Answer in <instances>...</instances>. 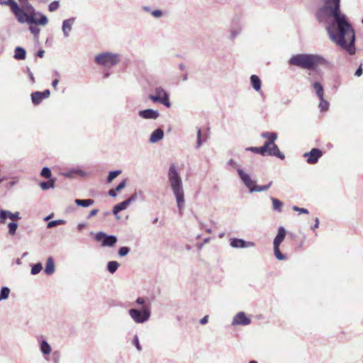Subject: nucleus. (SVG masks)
Here are the masks:
<instances>
[{
  "instance_id": "4",
  "label": "nucleus",
  "mask_w": 363,
  "mask_h": 363,
  "mask_svg": "<svg viewBox=\"0 0 363 363\" xmlns=\"http://www.w3.org/2000/svg\"><path fill=\"white\" fill-rule=\"evenodd\" d=\"M289 63L301 69L313 70L319 65L325 64V60L316 55L298 54L293 55L289 60Z\"/></svg>"
},
{
  "instance_id": "13",
  "label": "nucleus",
  "mask_w": 363,
  "mask_h": 363,
  "mask_svg": "<svg viewBox=\"0 0 363 363\" xmlns=\"http://www.w3.org/2000/svg\"><path fill=\"white\" fill-rule=\"evenodd\" d=\"M250 322V319L246 316L245 313L240 312L233 318V324L247 325H249Z\"/></svg>"
},
{
  "instance_id": "17",
  "label": "nucleus",
  "mask_w": 363,
  "mask_h": 363,
  "mask_svg": "<svg viewBox=\"0 0 363 363\" xmlns=\"http://www.w3.org/2000/svg\"><path fill=\"white\" fill-rule=\"evenodd\" d=\"M250 82H251L252 87L256 91L260 90L262 82H261L260 79L257 75H255V74L252 75L250 77Z\"/></svg>"
},
{
  "instance_id": "6",
  "label": "nucleus",
  "mask_w": 363,
  "mask_h": 363,
  "mask_svg": "<svg viewBox=\"0 0 363 363\" xmlns=\"http://www.w3.org/2000/svg\"><path fill=\"white\" fill-rule=\"evenodd\" d=\"M95 62L104 67H110L119 62L118 55L111 52H104L95 57Z\"/></svg>"
},
{
  "instance_id": "36",
  "label": "nucleus",
  "mask_w": 363,
  "mask_h": 363,
  "mask_svg": "<svg viewBox=\"0 0 363 363\" xmlns=\"http://www.w3.org/2000/svg\"><path fill=\"white\" fill-rule=\"evenodd\" d=\"M59 6H60V4L58 1H52L49 5V11L51 12L55 11L59 8Z\"/></svg>"
},
{
  "instance_id": "1",
  "label": "nucleus",
  "mask_w": 363,
  "mask_h": 363,
  "mask_svg": "<svg viewBox=\"0 0 363 363\" xmlns=\"http://www.w3.org/2000/svg\"><path fill=\"white\" fill-rule=\"evenodd\" d=\"M340 0H324V6L318 11L316 16L320 21L325 16L333 18L328 28L330 38L350 55H354L356 52L354 30L346 16L340 12Z\"/></svg>"
},
{
  "instance_id": "37",
  "label": "nucleus",
  "mask_w": 363,
  "mask_h": 363,
  "mask_svg": "<svg viewBox=\"0 0 363 363\" xmlns=\"http://www.w3.org/2000/svg\"><path fill=\"white\" fill-rule=\"evenodd\" d=\"M64 223H65V221L63 220H53V221L48 223V227L52 228L57 225H61V224H64Z\"/></svg>"
},
{
  "instance_id": "30",
  "label": "nucleus",
  "mask_w": 363,
  "mask_h": 363,
  "mask_svg": "<svg viewBox=\"0 0 363 363\" xmlns=\"http://www.w3.org/2000/svg\"><path fill=\"white\" fill-rule=\"evenodd\" d=\"M10 289L8 287H2L0 293V301L6 299L9 297Z\"/></svg>"
},
{
  "instance_id": "41",
  "label": "nucleus",
  "mask_w": 363,
  "mask_h": 363,
  "mask_svg": "<svg viewBox=\"0 0 363 363\" xmlns=\"http://www.w3.org/2000/svg\"><path fill=\"white\" fill-rule=\"evenodd\" d=\"M12 2H16V1L13 0H0V4L9 6L10 8L11 6Z\"/></svg>"
},
{
  "instance_id": "10",
  "label": "nucleus",
  "mask_w": 363,
  "mask_h": 363,
  "mask_svg": "<svg viewBox=\"0 0 363 363\" xmlns=\"http://www.w3.org/2000/svg\"><path fill=\"white\" fill-rule=\"evenodd\" d=\"M129 314L136 323H143L148 320L150 313L146 306H144L143 311L137 309H130Z\"/></svg>"
},
{
  "instance_id": "32",
  "label": "nucleus",
  "mask_w": 363,
  "mask_h": 363,
  "mask_svg": "<svg viewBox=\"0 0 363 363\" xmlns=\"http://www.w3.org/2000/svg\"><path fill=\"white\" fill-rule=\"evenodd\" d=\"M121 172L120 170L111 172L108 174L107 181L108 182H111L116 177H118Z\"/></svg>"
},
{
  "instance_id": "43",
  "label": "nucleus",
  "mask_w": 363,
  "mask_h": 363,
  "mask_svg": "<svg viewBox=\"0 0 363 363\" xmlns=\"http://www.w3.org/2000/svg\"><path fill=\"white\" fill-rule=\"evenodd\" d=\"M10 219L11 220H18V219H20L19 213L18 212H16L14 213H11Z\"/></svg>"
},
{
  "instance_id": "42",
  "label": "nucleus",
  "mask_w": 363,
  "mask_h": 363,
  "mask_svg": "<svg viewBox=\"0 0 363 363\" xmlns=\"http://www.w3.org/2000/svg\"><path fill=\"white\" fill-rule=\"evenodd\" d=\"M126 181L123 180L122 181L115 189L116 191H119L121 189H123L125 186Z\"/></svg>"
},
{
  "instance_id": "47",
  "label": "nucleus",
  "mask_w": 363,
  "mask_h": 363,
  "mask_svg": "<svg viewBox=\"0 0 363 363\" xmlns=\"http://www.w3.org/2000/svg\"><path fill=\"white\" fill-rule=\"evenodd\" d=\"M152 14L155 17H160L162 16V11L160 10H155L152 11Z\"/></svg>"
},
{
  "instance_id": "34",
  "label": "nucleus",
  "mask_w": 363,
  "mask_h": 363,
  "mask_svg": "<svg viewBox=\"0 0 363 363\" xmlns=\"http://www.w3.org/2000/svg\"><path fill=\"white\" fill-rule=\"evenodd\" d=\"M42 264L40 263H38L35 264L31 269L32 274H37L42 270Z\"/></svg>"
},
{
  "instance_id": "8",
  "label": "nucleus",
  "mask_w": 363,
  "mask_h": 363,
  "mask_svg": "<svg viewBox=\"0 0 363 363\" xmlns=\"http://www.w3.org/2000/svg\"><path fill=\"white\" fill-rule=\"evenodd\" d=\"M286 236V230L284 227H279L278 229V233L274 240V255L279 260H284L285 256L281 252L279 246L283 242Z\"/></svg>"
},
{
  "instance_id": "23",
  "label": "nucleus",
  "mask_w": 363,
  "mask_h": 363,
  "mask_svg": "<svg viewBox=\"0 0 363 363\" xmlns=\"http://www.w3.org/2000/svg\"><path fill=\"white\" fill-rule=\"evenodd\" d=\"M117 241V239L115 236H106L104 240H103V245L104 246H112Z\"/></svg>"
},
{
  "instance_id": "38",
  "label": "nucleus",
  "mask_w": 363,
  "mask_h": 363,
  "mask_svg": "<svg viewBox=\"0 0 363 363\" xmlns=\"http://www.w3.org/2000/svg\"><path fill=\"white\" fill-rule=\"evenodd\" d=\"M130 251V249L127 247H122L118 250V254L120 256L123 257L126 255Z\"/></svg>"
},
{
  "instance_id": "58",
  "label": "nucleus",
  "mask_w": 363,
  "mask_h": 363,
  "mask_svg": "<svg viewBox=\"0 0 363 363\" xmlns=\"http://www.w3.org/2000/svg\"><path fill=\"white\" fill-rule=\"evenodd\" d=\"M362 23H363V19H362Z\"/></svg>"
},
{
  "instance_id": "53",
  "label": "nucleus",
  "mask_w": 363,
  "mask_h": 363,
  "mask_svg": "<svg viewBox=\"0 0 363 363\" xmlns=\"http://www.w3.org/2000/svg\"><path fill=\"white\" fill-rule=\"evenodd\" d=\"M43 55H44V51L43 50H39L37 52V56L39 57H43Z\"/></svg>"
},
{
  "instance_id": "24",
  "label": "nucleus",
  "mask_w": 363,
  "mask_h": 363,
  "mask_svg": "<svg viewBox=\"0 0 363 363\" xmlns=\"http://www.w3.org/2000/svg\"><path fill=\"white\" fill-rule=\"evenodd\" d=\"M75 203L78 206H81L83 207H87V206L92 205L94 203V201L93 199H84V200L76 199Z\"/></svg>"
},
{
  "instance_id": "35",
  "label": "nucleus",
  "mask_w": 363,
  "mask_h": 363,
  "mask_svg": "<svg viewBox=\"0 0 363 363\" xmlns=\"http://www.w3.org/2000/svg\"><path fill=\"white\" fill-rule=\"evenodd\" d=\"M18 225L16 223H9V232L11 235H14L16 233Z\"/></svg>"
},
{
  "instance_id": "27",
  "label": "nucleus",
  "mask_w": 363,
  "mask_h": 363,
  "mask_svg": "<svg viewBox=\"0 0 363 363\" xmlns=\"http://www.w3.org/2000/svg\"><path fill=\"white\" fill-rule=\"evenodd\" d=\"M320 99V104H319V108L321 111H325L329 108V103L328 101H326L324 97L319 98Z\"/></svg>"
},
{
  "instance_id": "54",
  "label": "nucleus",
  "mask_w": 363,
  "mask_h": 363,
  "mask_svg": "<svg viewBox=\"0 0 363 363\" xmlns=\"http://www.w3.org/2000/svg\"><path fill=\"white\" fill-rule=\"evenodd\" d=\"M318 225H319V220L318 218H315V223L314 225V227L313 228V229H315V228H318Z\"/></svg>"
},
{
  "instance_id": "11",
  "label": "nucleus",
  "mask_w": 363,
  "mask_h": 363,
  "mask_svg": "<svg viewBox=\"0 0 363 363\" xmlns=\"http://www.w3.org/2000/svg\"><path fill=\"white\" fill-rule=\"evenodd\" d=\"M323 156V152L318 148H313L310 152H306L303 157L308 164H315L318 159Z\"/></svg>"
},
{
  "instance_id": "15",
  "label": "nucleus",
  "mask_w": 363,
  "mask_h": 363,
  "mask_svg": "<svg viewBox=\"0 0 363 363\" xmlns=\"http://www.w3.org/2000/svg\"><path fill=\"white\" fill-rule=\"evenodd\" d=\"M164 135L163 130L160 128L155 130L150 136V140L152 143H156L160 140Z\"/></svg>"
},
{
  "instance_id": "40",
  "label": "nucleus",
  "mask_w": 363,
  "mask_h": 363,
  "mask_svg": "<svg viewBox=\"0 0 363 363\" xmlns=\"http://www.w3.org/2000/svg\"><path fill=\"white\" fill-rule=\"evenodd\" d=\"M293 209L296 211H298L299 213H306V214H308V211L306 208H299L298 206H294L293 207Z\"/></svg>"
},
{
  "instance_id": "46",
  "label": "nucleus",
  "mask_w": 363,
  "mask_h": 363,
  "mask_svg": "<svg viewBox=\"0 0 363 363\" xmlns=\"http://www.w3.org/2000/svg\"><path fill=\"white\" fill-rule=\"evenodd\" d=\"M362 65H360V66L359 67V68L357 69L356 72H355V76L357 77H360L362 74Z\"/></svg>"
},
{
  "instance_id": "48",
  "label": "nucleus",
  "mask_w": 363,
  "mask_h": 363,
  "mask_svg": "<svg viewBox=\"0 0 363 363\" xmlns=\"http://www.w3.org/2000/svg\"><path fill=\"white\" fill-rule=\"evenodd\" d=\"M208 315H205L203 318L201 319L200 323L202 325H204L208 323Z\"/></svg>"
},
{
  "instance_id": "49",
  "label": "nucleus",
  "mask_w": 363,
  "mask_h": 363,
  "mask_svg": "<svg viewBox=\"0 0 363 363\" xmlns=\"http://www.w3.org/2000/svg\"><path fill=\"white\" fill-rule=\"evenodd\" d=\"M98 213V210L97 209H93L91 211V212L89 213V218H91V217H93L94 216H96Z\"/></svg>"
},
{
  "instance_id": "2",
  "label": "nucleus",
  "mask_w": 363,
  "mask_h": 363,
  "mask_svg": "<svg viewBox=\"0 0 363 363\" xmlns=\"http://www.w3.org/2000/svg\"><path fill=\"white\" fill-rule=\"evenodd\" d=\"M28 13H26L21 9L16 2H12L11 11L14 14L18 21L21 23H28L29 24L45 26L48 23V18L44 15H40V18H37L38 15L35 12L32 6L26 7Z\"/></svg>"
},
{
  "instance_id": "22",
  "label": "nucleus",
  "mask_w": 363,
  "mask_h": 363,
  "mask_svg": "<svg viewBox=\"0 0 363 363\" xmlns=\"http://www.w3.org/2000/svg\"><path fill=\"white\" fill-rule=\"evenodd\" d=\"M72 21L69 20V19L65 20L63 22L62 30L66 36L68 35L69 32L72 29Z\"/></svg>"
},
{
  "instance_id": "55",
  "label": "nucleus",
  "mask_w": 363,
  "mask_h": 363,
  "mask_svg": "<svg viewBox=\"0 0 363 363\" xmlns=\"http://www.w3.org/2000/svg\"><path fill=\"white\" fill-rule=\"evenodd\" d=\"M21 3H23V2H26L28 0H18Z\"/></svg>"
},
{
  "instance_id": "7",
  "label": "nucleus",
  "mask_w": 363,
  "mask_h": 363,
  "mask_svg": "<svg viewBox=\"0 0 363 363\" xmlns=\"http://www.w3.org/2000/svg\"><path fill=\"white\" fill-rule=\"evenodd\" d=\"M238 174L245 185L250 189L251 192L266 191L272 185V182H269L267 185H256L255 182L251 179L250 177L247 174L244 172V171H242V169L238 170Z\"/></svg>"
},
{
  "instance_id": "50",
  "label": "nucleus",
  "mask_w": 363,
  "mask_h": 363,
  "mask_svg": "<svg viewBox=\"0 0 363 363\" xmlns=\"http://www.w3.org/2000/svg\"><path fill=\"white\" fill-rule=\"evenodd\" d=\"M108 194L111 196H113V197H115L116 196V190L114 189H110L109 191H108Z\"/></svg>"
},
{
  "instance_id": "28",
  "label": "nucleus",
  "mask_w": 363,
  "mask_h": 363,
  "mask_svg": "<svg viewBox=\"0 0 363 363\" xmlns=\"http://www.w3.org/2000/svg\"><path fill=\"white\" fill-rule=\"evenodd\" d=\"M40 349L44 354H50L51 352L50 346L45 341L42 342Z\"/></svg>"
},
{
  "instance_id": "18",
  "label": "nucleus",
  "mask_w": 363,
  "mask_h": 363,
  "mask_svg": "<svg viewBox=\"0 0 363 363\" xmlns=\"http://www.w3.org/2000/svg\"><path fill=\"white\" fill-rule=\"evenodd\" d=\"M130 202V199H127L119 204L114 206L113 212L114 214H117L118 212H120L122 210H124L127 208L128 204Z\"/></svg>"
},
{
  "instance_id": "26",
  "label": "nucleus",
  "mask_w": 363,
  "mask_h": 363,
  "mask_svg": "<svg viewBox=\"0 0 363 363\" xmlns=\"http://www.w3.org/2000/svg\"><path fill=\"white\" fill-rule=\"evenodd\" d=\"M42 189L47 190L50 188H53L55 186V180L50 179L48 182H43L40 184Z\"/></svg>"
},
{
  "instance_id": "31",
  "label": "nucleus",
  "mask_w": 363,
  "mask_h": 363,
  "mask_svg": "<svg viewBox=\"0 0 363 363\" xmlns=\"http://www.w3.org/2000/svg\"><path fill=\"white\" fill-rule=\"evenodd\" d=\"M273 208L274 210L280 211L283 206V203L279 200L273 198L272 199Z\"/></svg>"
},
{
  "instance_id": "16",
  "label": "nucleus",
  "mask_w": 363,
  "mask_h": 363,
  "mask_svg": "<svg viewBox=\"0 0 363 363\" xmlns=\"http://www.w3.org/2000/svg\"><path fill=\"white\" fill-rule=\"evenodd\" d=\"M54 272H55L54 260L52 257H49L46 262L45 272V274L50 275V274H53Z\"/></svg>"
},
{
  "instance_id": "45",
  "label": "nucleus",
  "mask_w": 363,
  "mask_h": 363,
  "mask_svg": "<svg viewBox=\"0 0 363 363\" xmlns=\"http://www.w3.org/2000/svg\"><path fill=\"white\" fill-rule=\"evenodd\" d=\"M201 131L199 128L198 130H197V144H198V147H199L201 145Z\"/></svg>"
},
{
  "instance_id": "25",
  "label": "nucleus",
  "mask_w": 363,
  "mask_h": 363,
  "mask_svg": "<svg viewBox=\"0 0 363 363\" xmlns=\"http://www.w3.org/2000/svg\"><path fill=\"white\" fill-rule=\"evenodd\" d=\"M11 213L9 211L0 210V223H5L6 218L10 219Z\"/></svg>"
},
{
  "instance_id": "57",
  "label": "nucleus",
  "mask_w": 363,
  "mask_h": 363,
  "mask_svg": "<svg viewBox=\"0 0 363 363\" xmlns=\"http://www.w3.org/2000/svg\"><path fill=\"white\" fill-rule=\"evenodd\" d=\"M2 180H3L2 179H0V182H2Z\"/></svg>"
},
{
  "instance_id": "14",
  "label": "nucleus",
  "mask_w": 363,
  "mask_h": 363,
  "mask_svg": "<svg viewBox=\"0 0 363 363\" xmlns=\"http://www.w3.org/2000/svg\"><path fill=\"white\" fill-rule=\"evenodd\" d=\"M139 116L146 119H156L159 116V113L157 111H154L152 109H146L144 111H140L139 112Z\"/></svg>"
},
{
  "instance_id": "39",
  "label": "nucleus",
  "mask_w": 363,
  "mask_h": 363,
  "mask_svg": "<svg viewBox=\"0 0 363 363\" xmlns=\"http://www.w3.org/2000/svg\"><path fill=\"white\" fill-rule=\"evenodd\" d=\"M29 29L30 32L35 35H38L40 32V29L35 26H30Z\"/></svg>"
},
{
  "instance_id": "44",
  "label": "nucleus",
  "mask_w": 363,
  "mask_h": 363,
  "mask_svg": "<svg viewBox=\"0 0 363 363\" xmlns=\"http://www.w3.org/2000/svg\"><path fill=\"white\" fill-rule=\"evenodd\" d=\"M133 344L135 345V347H137V349L138 350H141V346L140 345L139 340L137 336H135V337L133 339Z\"/></svg>"
},
{
  "instance_id": "56",
  "label": "nucleus",
  "mask_w": 363,
  "mask_h": 363,
  "mask_svg": "<svg viewBox=\"0 0 363 363\" xmlns=\"http://www.w3.org/2000/svg\"><path fill=\"white\" fill-rule=\"evenodd\" d=\"M250 363H257V362L256 361L252 360V361H250Z\"/></svg>"
},
{
  "instance_id": "12",
  "label": "nucleus",
  "mask_w": 363,
  "mask_h": 363,
  "mask_svg": "<svg viewBox=\"0 0 363 363\" xmlns=\"http://www.w3.org/2000/svg\"><path fill=\"white\" fill-rule=\"evenodd\" d=\"M50 93L48 89L45 90L44 91H42V92L41 91L33 92L31 94L32 102L35 105H38V104H40L43 99L48 98L50 96Z\"/></svg>"
},
{
  "instance_id": "21",
  "label": "nucleus",
  "mask_w": 363,
  "mask_h": 363,
  "mask_svg": "<svg viewBox=\"0 0 363 363\" xmlns=\"http://www.w3.org/2000/svg\"><path fill=\"white\" fill-rule=\"evenodd\" d=\"M14 57L17 60H24L26 58V51L23 48L18 47L15 50Z\"/></svg>"
},
{
  "instance_id": "3",
  "label": "nucleus",
  "mask_w": 363,
  "mask_h": 363,
  "mask_svg": "<svg viewBox=\"0 0 363 363\" xmlns=\"http://www.w3.org/2000/svg\"><path fill=\"white\" fill-rule=\"evenodd\" d=\"M262 137L267 139L263 146L259 147H250L247 150L261 155H268L283 160L284 155L274 143L275 140L277 139V134L273 132H265L262 133Z\"/></svg>"
},
{
  "instance_id": "19",
  "label": "nucleus",
  "mask_w": 363,
  "mask_h": 363,
  "mask_svg": "<svg viewBox=\"0 0 363 363\" xmlns=\"http://www.w3.org/2000/svg\"><path fill=\"white\" fill-rule=\"evenodd\" d=\"M313 87L314 90L315 91V93L318 98H323L324 97V91L323 87L319 82H314L313 84Z\"/></svg>"
},
{
  "instance_id": "51",
  "label": "nucleus",
  "mask_w": 363,
  "mask_h": 363,
  "mask_svg": "<svg viewBox=\"0 0 363 363\" xmlns=\"http://www.w3.org/2000/svg\"><path fill=\"white\" fill-rule=\"evenodd\" d=\"M136 303L140 304V305H143L145 303V300L143 298H138L136 300Z\"/></svg>"
},
{
  "instance_id": "29",
  "label": "nucleus",
  "mask_w": 363,
  "mask_h": 363,
  "mask_svg": "<svg viewBox=\"0 0 363 363\" xmlns=\"http://www.w3.org/2000/svg\"><path fill=\"white\" fill-rule=\"evenodd\" d=\"M118 266L119 264L117 262L111 261L108 263L107 268L111 273H114L117 270Z\"/></svg>"
},
{
  "instance_id": "33",
  "label": "nucleus",
  "mask_w": 363,
  "mask_h": 363,
  "mask_svg": "<svg viewBox=\"0 0 363 363\" xmlns=\"http://www.w3.org/2000/svg\"><path fill=\"white\" fill-rule=\"evenodd\" d=\"M40 175L46 179H49L51 177V171L48 167H43Z\"/></svg>"
},
{
  "instance_id": "52",
  "label": "nucleus",
  "mask_w": 363,
  "mask_h": 363,
  "mask_svg": "<svg viewBox=\"0 0 363 363\" xmlns=\"http://www.w3.org/2000/svg\"><path fill=\"white\" fill-rule=\"evenodd\" d=\"M59 83V80L57 79H55V80H53L52 82V86L56 89L57 87V85Z\"/></svg>"
},
{
  "instance_id": "9",
  "label": "nucleus",
  "mask_w": 363,
  "mask_h": 363,
  "mask_svg": "<svg viewBox=\"0 0 363 363\" xmlns=\"http://www.w3.org/2000/svg\"><path fill=\"white\" fill-rule=\"evenodd\" d=\"M156 95H150L149 99L155 102H159L167 107H170L169 95L162 88L159 87L155 89Z\"/></svg>"
},
{
  "instance_id": "5",
  "label": "nucleus",
  "mask_w": 363,
  "mask_h": 363,
  "mask_svg": "<svg viewBox=\"0 0 363 363\" xmlns=\"http://www.w3.org/2000/svg\"><path fill=\"white\" fill-rule=\"evenodd\" d=\"M168 179L171 189L176 198L177 206L182 209L184 204V194L182 186V180L174 164H172L168 171Z\"/></svg>"
},
{
  "instance_id": "20",
  "label": "nucleus",
  "mask_w": 363,
  "mask_h": 363,
  "mask_svg": "<svg viewBox=\"0 0 363 363\" xmlns=\"http://www.w3.org/2000/svg\"><path fill=\"white\" fill-rule=\"evenodd\" d=\"M230 245L233 247H245L248 246L243 240L238 238L233 239L230 242Z\"/></svg>"
}]
</instances>
